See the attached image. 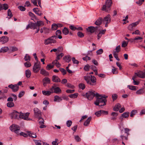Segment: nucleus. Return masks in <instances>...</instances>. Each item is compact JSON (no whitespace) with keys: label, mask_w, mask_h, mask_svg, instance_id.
<instances>
[{"label":"nucleus","mask_w":145,"mask_h":145,"mask_svg":"<svg viewBox=\"0 0 145 145\" xmlns=\"http://www.w3.org/2000/svg\"><path fill=\"white\" fill-rule=\"evenodd\" d=\"M64 56V54L63 53H61L60 54L58 55L56 57V59L58 60H59L60 58Z\"/></svg>","instance_id":"44"},{"label":"nucleus","mask_w":145,"mask_h":145,"mask_svg":"<svg viewBox=\"0 0 145 145\" xmlns=\"http://www.w3.org/2000/svg\"><path fill=\"white\" fill-rule=\"evenodd\" d=\"M19 134L20 135L24 137H27L28 136V135L26 133L23 132H19Z\"/></svg>","instance_id":"56"},{"label":"nucleus","mask_w":145,"mask_h":145,"mask_svg":"<svg viewBox=\"0 0 145 145\" xmlns=\"http://www.w3.org/2000/svg\"><path fill=\"white\" fill-rule=\"evenodd\" d=\"M87 31L91 33H93L95 31V28L93 26H89L86 29Z\"/></svg>","instance_id":"17"},{"label":"nucleus","mask_w":145,"mask_h":145,"mask_svg":"<svg viewBox=\"0 0 145 145\" xmlns=\"http://www.w3.org/2000/svg\"><path fill=\"white\" fill-rule=\"evenodd\" d=\"M29 28L33 29H37L36 23H33L32 22H30L29 23L27 26L26 29H27Z\"/></svg>","instance_id":"11"},{"label":"nucleus","mask_w":145,"mask_h":145,"mask_svg":"<svg viewBox=\"0 0 145 145\" xmlns=\"http://www.w3.org/2000/svg\"><path fill=\"white\" fill-rule=\"evenodd\" d=\"M61 100V98L58 96L56 95L55 96V98L54 99V101H58V102Z\"/></svg>","instance_id":"36"},{"label":"nucleus","mask_w":145,"mask_h":145,"mask_svg":"<svg viewBox=\"0 0 145 145\" xmlns=\"http://www.w3.org/2000/svg\"><path fill=\"white\" fill-rule=\"evenodd\" d=\"M7 14L8 16H10L9 18H11L12 16L11 10L10 9H8L7 12Z\"/></svg>","instance_id":"52"},{"label":"nucleus","mask_w":145,"mask_h":145,"mask_svg":"<svg viewBox=\"0 0 145 145\" xmlns=\"http://www.w3.org/2000/svg\"><path fill=\"white\" fill-rule=\"evenodd\" d=\"M96 93H95L92 91H88L85 94H82V95L86 97L88 100H91L93 99L94 97H96Z\"/></svg>","instance_id":"4"},{"label":"nucleus","mask_w":145,"mask_h":145,"mask_svg":"<svg viewBox=\"0 0 145 145\" xmlns=\"http://www.w3.org/2000/svg\"><path fill=\"white\" fill-rule=\"evenodd\" d=\"M29 113L28 112L26 113L25 114L23 113H20V118L23 119L25 120H28V117L29 115Z\"/></svg>","instance_id":"10"},{"label":"nucleus","mask_w":145,"mask_h":145,"mask_svg":"<svg viewBox=\"0 0 145 145\" xmlns=\"http://www.w3.org/2000/svg\"><path fill=\"white\" fill-rule=\"evenodd\" d=\"M75 139L77 142H79L81 140V139L78 135H76L75 136Z\"/></svg>","instance_id":"62"},{"label":"nucleus","mask_w":145,"mask_h":145,"mask_svg":"<svg viewBox=\"0 0 145 145\" xmlns=\"http://www.w3.org/2000/svg\"><path fill=\"white\" fill-rule=\"evenodd\" d=\"M103 23L102 18L101 17L99 18L95 22V24L97 25H99Z\"/></svg>","instance_id":"23"},{"label":"nucleus","mask_w":145,"mask_h":145,"mask_svg":"<svg viewBox=\"0 0 145 145\" xmlns=\"http://www.w3.org/2000/svg\"><path fill=\"white\" fill-rule=\"evenodd\" d=\"M63 59L68 63H69L71 61V57L69 56H65L63 57Z\"/></svg>","instance_id":"29"},{"label":"nucleus","mask_w":145,"mask_h":145,"mask_svg":"<svg viewBox=\"0 0 145 145\" xmlns=\"http://www.w3.org/2000/svg\"><path fill=\"white\" fill-rule=\"evenodd\" d=\"M29 15L31 17L33 18H35L36 19V16L35 14L31 12H29Z\"/></svg>","instance_id":"61"},{"label":"nucleus","mask_w":145,"mask_h":145,"mask_svg":"<svg viewBox=\"0 0 145 145\" xmlns=\"http://www.w3.org/2000/svg\"><path fill=\"white\" fill-rule=\"evenodd\" d=\"M57 38V37L56 35L52 36L50 37L47 39L49 40V41L50 44L51 43H54L56 42V41L55 39Z\"/></svg>","instance_id":"14"},{"label":"nucleus","mask_w":145,"mask_h":145,"mask_svg":"<svg viewBox=\"0 0 145 145\" xmlns=\"http://www.w3.org/2000/svg\"><path fill=\"white\" fill-rule=\"evenodd\" d=\"M37 27H39L42 25H44L43 23L41 21H37Z\"/></svg>","instance_id":"37"},{"label":"nucleus","mask_w":145,"mask_h":145,"mask_svg":"<svg viewBox=\"0 0 145 145\" xmlns=\"http://www.w3.org/2000/svg\"><path fill=\"white\" fill-rule=\"evenodd\" d=\"M39 122L40 124H44V120L43 119L40 117H39Z\"/></svg>","instance_id":"45"},{"label":"nucleus","mask_w":145,"mask_h":145,"mask_svg":"<svg viewBox=\"0 0 145 145\" xmlns=\"http://www.w3.org/2000/svg\"><path fill=\"white\" fill-rule=\"evenodd\" d=\"M127 43L125 41H123L122 44L121 46L122 47H125L127 46Z\"/></svg>","instance_id":"64"},{"label":"nucleus","mask_w":145,"mask_h":145,"mask_svg":"<svg viewBox=\"0 0 145 145\" xmlns=\"http://www.w3.org/2000/svg\"><path fill=\"white\" fill-rule=\"evenodd\" d=\"M107 96L103 95H99L96 93V100L94 102V104L97 106H103L106 105L107 101L106 98Z\"/></svg>","instance_id":"1"},{"label":"nucleus","mask_w":145,"mask_h":145,"mask_svg":"<svg viewBox=\"0 0 145 145\" xmlns=\"http://www.w3.org/2000/svg\"><path fill=\"white\" fill-rule=\"evenodd\" d=\"M129 113L128 112H124L122 114V116L125 118H126L129 116Z\"/></svg>","instance_id":"40"},{"label":"nucleus","mask_w":145,"mask_h":145,"mask_svg":"<svg viewBox=\"0 0 145 145\" xmlns=\"http://www.w3.org/2000/svg\"><path fill=\"white\" fill-rule=\"evenodd\" d=\"M58 139H56L55 141H53L52 142V144L53 145H58V143L57 142L58 141Z\"/></svg>","instance_id":"58"},{"label":"nucleus","mask_w":145,"mask_h":145,"mask_svg":"<svg viewBox=\"0 0 145 145\" xmlns=\"http://www.w3.org/2000/svg\"><path fill=\"white\" fill-rule=\"evenodd\" d=\"M118 98V95L116 94H113L112 95V98L113 101L116 100Z\"/></svg>","instance_id":"48"},{"label":"nucleus","mask_w":145,"mask_h":145,"mask_svg":"<svg viewBox=\"0 0 145 145\" xmlns=\"http://www.w3.org/2000/svg\"><path fill=\"white\" fill-rule=\"evenodd\" d=\"M121 47L120 45L117 46L116 48V51H113V52H115L116 53L119 52L120 51Z\"/></svg>","instance_id":"38"},{"label":"nucleus","mask_w":145,"mask_h":145,"mask_svg":"<svg viewBox=\"0 0 145 145\" xmlns=\"http://www.w3.org/2000/svg\"><path fill=\"white\" fill-rule=\"evenodd\" d=\"M24 59L25 61L29 62L30 60V57L28 54H25Z\"/></svg>","instance_id":"32"},{"label":"nucleus","mask_w":145,"mask_h":145,"mask_svg":"<svg viewBox=\"0 0 145 145\" xmlns=\"http://www.w3.org/2000/svg\"><path fill=\"white\" fill-rule=\"evenodd\" d=\"M8 87L12 89L13 91H18L19 89V87L16 84L9 85H8Z\"/></svg>","instance_id":"16"},{"label":"nucleus","mask_w":145,"mask_h":145,"mask_svg":"<svg viewBox=\"0 0 145 145\" xmlns=\"http://www.w3.org/2000/svg\"><path fill=\"white\" fill-rule=\"evenodd\" d=\"M72 60L74 64H78L79 63V61L77 60L74 57L72 58Z\"/></svg>","instance_id":"57"},{"label":"nucleus","mask_w":145,"mask_h":145,"mask_svg":"<svg viewBox=\"0 0 145 145\" xmlns=\"http://www.w3.org/2000/svg\"><path fill=\"white\" fill-rule=\"evenodd\" d=\"M20 113L16 110H14L10 114V116L12 119H15L20 118Z\"/></svg>","instance_id":"8"},{"label":"nucleus","mask_w":145,"mask_h":145,"mask_svg":"<svg viewBox=\"0 0 145 145\" xmlns=\"http://www.w3.org/2000/svg\"><path fill=\"white\" fill-rule=\"evenodd\" d=\"M57 28V24H53L52 26V30H56Z\"/></svg>","instance_id":"39"},{"label":"nucleus","mask_w":145,"mask_h":145,"mask_svg":"<svg viewBox=\"0 0 145 145\" xmlns=\"http://www.w3.org/2000/svg\"><path fill=\"white\" fill-rule=\"evenodd\" d=\"M121 107V105L119 103L116 104L113 108V110L116 111H118L120 108Z\"/></svg>","instance_id":"25"},{"label":"nucleus","mask_w":145,"mask_h":145,"mask_svg":"<svg viewBox=\"0 0 145 145\" xmlns=\"http://www.w3.org/2000/svg\"><path fill=\"white\" fill-rule=\"evenodd\" d=\"M34 116L35 117L39 118L41 115V112L40 110L37 108H35L33 109Z\"/></svg>","instance_id":"9"},{"label":"nucleus","mask_w":145,"mask_h":145,"mask_svg":"<svg viewBox=\"0 0 145 145\" xmlns=\"http://www.w3.org/2000/svg\"><path fill=\"white\" fill-rule=\"evenodd\" d=\"M33 10L36 14H37L40 16L41 15L42 13L37 8H34L33 9Z\"/></svg>","instance_id":"22"},{"label":"nucleus","mask_w":145,"mask_h":145,"mask_svg":"<svg viewBox=\"0 0 145 145\" xmlns=\"http://www.w3.org/2000/svg\"><path fill=\"white\" fill-rule=\"evenodd\" d=\"M8 5L6 3L4 4H1L0 3V9H4L6 10L8 8Z\"/></svg>","instance_id":"18"},{"label":"nucleus","mask_w":145,"mask_h":145,"mask_svg":"<svg viewBox=\"0 0 145 145\" xmlns=\"http://www.w3.org/2000/svg\"><path fill=\"white\" fill-rule=\"evenodd\" d=\"M40 69V62L37 61L36 62L33 66V71L35 73H37Z\"/></svg>","instance_id":"7"},{"label":"nucleus","mask_w":145,"mask_h":145,"mask_svg":"<svg viewBox=\"0 0 145 145\" xmlns=\"http://www.w3.org/2000/svg\"><path fill=\"white\" fill-rule=\"evenodd\" d=\"M50 80L48 78L45 77L42 80L43 85L45 86L47 84H48L50 83Z\"/></svg>","instance_id":"15"},{"label":"nucleus","mask_w":145,"mask_h":145,"mask_svg":"<svg viewBox=\"0 0 145 145\" xmlns=\"http://www.w3.org/2000/svg\"><path fill=\"white\" fill-rule=\"evenodd\" d=\"M9 50V48L8 47H4L1 48L0 50V53L1 52H7Z\"/></svg>","instance_id":"27"},{"label":"nucleus","mask_w":145,"mask_h":145,"mask_svg":"<svg viewBox=\"0 0 145 145\" xmlns=\"http://www.w3.org/2000/svg\"><path fill=\"white\" fill-rule=\"evenodd\" d=\"M62 32L63 34L65 35H67L69 33V31L68 29L66 27H65L64 28Z\"/></svg>","instance_id":"33"},{"label":"nucleus","mask_w":145,"mask_h":145,"mask_svg":"<svg viewBox=\"0 0 145 145\" xmlns=\"http://www.w3.org/2000/svg\"><path fill=\"white\" fill-rule=\"evenodd\" d=\"M112 3V0H107L105 5L103 6L102 10L108 12L110 9V7Z\"/></svg>","instance_id":"3"},{"label":"nucleus","mask_w":145,"mask_h":145,"mask_svg":"<svg viewBox=\"0 0 145 145\" xmlns=\"http://www.w3.org/2000/svg\"><path fill=\"white\" fill-rule=\"evenodd\" d=\"M27 132L29 137L34 138H36L37 137L36 133L30 131H27Z\"/></svg>","instance_id":"21"},{"label":"nucleus","mask_w":145,"mask_h":145,"mask_svg":"<svg viewBox=\"0 0 145 145\" xmlns=\"http://www.w3.org/2000/svg\"><path fill=\"white\" fill-rule=\"evenodd\" d=\"M40 73L44 75V76H47L49 75V73L45 70L42 69L40 70Z\"/></svg>","instance_id":"24"},{"label":"nucleus","mask_w":145,"mask_h":145,"mask_svg":"<svg viewBox=\"0 0 145 145\" xmlns=\"http://www.w3.org/2000/svg\"><path fill=\"white\" fill-rule=\"evenodd\" d=\"M84 78L88 84L91 85H94L95 84L96 79L94 76H92L91 75H87L84 77Z\"/></svg>","instance_id":"2"},{"label":"nucleus","mask_w":145,"mask_h":145,"mask_svg":"<svg viewBox=\"0 0 145 145\" xmlns=\"http://www.w3.org/2000/svg\"><path fill=\"white\" fill-rule=\"evenodd\" d=\"M8 38L7 36H3L0 38V42L5 43L8 41Z\"/></svg>","instance_id":"20"},{"label":"nucleus","mask_w":145,"mask_h":145,"mask_svg":"<svg viewBox=\"0 0 145 145\" xmlns=\"http://www.w3.org/2000/svg\"><path fill=\"white\" fill-rule=\"evenodd\" d=\"M25 75L27 78L30 77L31 75V71L29 69L25 71Z\"/></svg>","instance_id":"31"},{"label":"nucleus","mask_w":145,"mask_h":145,"mask_svg":"<svg viewBox=\"0 0 145 145\" xmlns=\"http://www.w3.org/2000/svg\"><path fill=\"white\" fill-rule=\"evenodd\" d=\"M136 78V76H133L132 79L133 80V83L134 85H138L139 84V82L138 81H136L135 80V79Z\"/></svg>","instance_id":"43"},{"label":"nucleus","mask_w":145,"mask_h":145,"mask_svg":"<svg viewBox=\"0 0 145 145\" xmlns=\"http://www.w3.org/2000/svg\"><path fill=\"white\" fill-rule=\"evenodd\" d=\"M43 29L45 33H47L49 32V29H48L44 27H43Z\"/></svg>","instance_id":"63"},{"label":"nucleus","mask_w":145,"mask_h":145,"mask_svg":"<svg viewBox=\"0 0 145 145\" xmlns=\"http://www.w3.org/2000/svg\"><path fill=\"white\" fill-rule=\"evenodd\" d=\"M24 65L25 67H28L31 66V63L29 62V61L27 62H26L25 63Z\"/></svg>","instance_id":"60"},{"label":"nucleus","mask_w":145,"mask_h":145,"mask_svg":"<svg viewBox=\"0 0 145 145\" xmlns=\"http://www.w3.org/2000/svg\"><path fill=\"white\" fill-rule=\"evenodd\" d=\"M78 95V93H74L69 95V97L71 98L74 99L77 97Z\"/></svg>","instance_id":"30"},{"label":"nucleus","mask_w":145,"mask_h":145,"mask_svg":"<svg viewBox=\"0 0 145 145\" xmlns=\"http://www.w3.org/2000/svg\"><path fill=\"white\" fill-rule=\"evenodd\" d=\"M52 90H54V91H61L59 87H57L55 86H54L52 87Z\"/></svg>","instance_id":"41"},{"label":"nucleus","mask_w":145,"mask_h":145,"mask_svg":"<svg viewBox=\"0 0 145 145\" xmlns=\"http://www.w3.org/2000/svg\"><path fill=\"white\" fill-rule=\"evenodd\" d=\"M113 55L114 57L118 61H119L120 60L119 58L118 57V54L117 53H116V52H113Z\"/></svg>","instance_id":"42"},{"label":"nucleus","mask_w":145,"mask_h":145,"mask_svg":"<svg viewBox=\"0 0 145 145\" xmlns=\"http://www.w3.org/2000/svg\"><path fill=\"white\" fill-rule=\"evenodd\" d=\"M103 52V50L102 49L97 50L96 52V53L97 55H100L102 54Z\"/></svg>","instance_id":"47"},{"label":"nucleus","mask_w":145,"mask_h":145,"mask_svg":"<svg viewBox=\"0 0 145 145\" xmlns=\"http://www.w3.org/2000/svg\"><path fill=\"white\" fill-rule=\"evenodd\" d=\"M10 129L16 134L19 135L20 127L19 126L15 124H13L10 127Z\"/></svg>","instance_id":"5"},{"label":"nucleus","mask_w":145,"mask_h":145,"mask_svg":"<svg viewBox=\"0 0 145 145\" xmlns=\"http://www.w3.org/2000/svg\"><path fill=\"white\" fill-rule=\"evenodd\" d=\"M67 87L69 88H71L73 89H67L66 91H75L74 89H74V86L69 83H67Z\"/></svg>","instance_id":"28"},{"label":"nucleus","mask_w":145,"mask_h":145,"mask_svg":"<svg viewBox=\"0 0 145 145\" xmlns=\"http://www.w3.org/2000/svg\"><path fill=\"white\" fill-rule=\"evenodd\" d=\"M72 123V121L71 120H68L66 122V124L67 126L70 127Z\"/></svg>","instance_id":"49"},{"label":"nucleus","mask_w":145,"mask_h":145,"mask_svg":"<svg viewBox=\"0 0 145 145\" xmlns=\"http://www.w3.org/2000/svg\"><path fill=\"white\" fill-rule=\"evenodd\" d=\"M79 88L83 90L84 89L85 87V85L84 84L82 83L80 84H79Z\"/></svg>","instance_id":"46"},{"label":"nucleus","mask_w":145,"mask_h":145,"mask_svg":"<svg viewBox=\"0 0 145 145\" xmlns=\"http://www.w3.org/2000/svg\"><path fill=\"white\" fill-rule=\"evenodd\" d=\"M61 91H42L43 94L45 95L48 96L51 93H55L57 94L61 93Z\"/></svg>","instance_id":"12"},{"label":"nucleus","mask_w":145,"mask_h":145,"mask_svg":"<svg viewBox=\"0 0 145 145\" xmlns=\"http://www.w3.org/2000/svg\"><path fill=\"white\" fill-rule=\"evenodd\" d=\"M82 59L84 61H87V60H90L91 59V58L88 56H87L83 57Z\"/></svg>","instance_id":"59"},{"label":"nucleus","mask_w":145,"mask_h":145,"mask_svg":"<svg viewBox=\"0 0 145 145\" xmlns=\"http://www.w3.org/2000/svg\"><path fill=\"white\" fill-rule=\"evenodd\" d=\"M52 80L53 82H61V80L59 77L55 75L53 76Z\"/></svg>","instance_id":"19"},{"label":"nucleus","mask_w":145,"mask_h":145,"mask_svg":"<svg viewBox=\"0 0 145 145\" xmlns=\"http://www.w3.org/2000/svg\"><path fill=\"white\" fill-rule=\"evenodd\" d=\"M103 23L105 24V26L107 27L108 26V24L111 22L110 16L108 14L103 18H102Z\"/></svg>","instance_id":"6"},{"label":"nucleus","mask_w":145,"mask_h":145,"mask_svg":"<svg viewBox=\"0 0 145 145\" xmlns=\"http://www.w3.org/2000/svg\"><path fill=\"white\" fill-rule=\"evenodd\" d=\"M25 93L24 91H21L20 92L18 95V97L20 98L24 95Z\"/></svg>","instance_id":"54"},{"label":"nucleus","mask_w":145,"mask_h":145,"mask_svg":"<svg viewBox=\"0 0 145 145\" xmlns=\"http://www.w3.org/2000/svg\"><path fill=\"white\" fill-rule=\"evenodd\" d=\"M128 88L132 90H137V86H128Z\"/></svg>","instance_id":"35"},{"label":"nucleus","mask_w":145,"mask_h":145,"mask_svg":"<svg viewBox=\"0 0 145 145\" xmlns=\"http://www.w3.org/2000/svg\"><path fill=\"white\" fill-rule=\"evenodd\" d=\"M91 120V117L88 118L87 120L84 123V125L86 126H88Z\"/></svg>","instance_id":"26"},{"label":"nucleus","mask_w":145,"mask_h":145,"mask_svg":"<svg viewBox=\"0 0 145 145\" xmlns=\"http://www.w3.org/2000/svg\"><path fill=\"white\" fill-rule=\"evenodd\" d=\"M135 76H137L142 78L145 77V72L142 71H139L135 73Z\"/></svg>","instance_id":"13"},{"label":"nucleus","mask_w":145,"mask_h":145,"mask_svg":"<svg viewBox=\"0 0 145 145\" xmlns=\"http://www.w3.org/2000/svg\"><path fill=\"white\" fill-rule=\"evenodd\" d=\"M54 67L53 65H52L51 64H49L47 65L46 67V69L47 70H50L52 68Z\"/></svg>","instance_id":"51"},{"label":"nucleus","mask_w":145,"mask_h":145,"mask_svg":"<svg viewBox=\"0 0 145 145\" xmlns=\"http://www.w3.org/2000/svg\"><path fill=\"white\" fill-rule=\"evenodd\" d=\"M14 103L12 102H9L7 104V106L9 108H11L14 106Z\"/></svg>","instance_id":"34"},{"label":"nucleus","mask_w":145,"mask_h":145,"mask_svg":"<svg viewBox=\"0 0 145 145\" xmlns=\"http://www.w3.org/2000/svg\"><path fill=\"white\" fill-rule=\"evenodd\" d=\"M78 36L80 38H82L84 36V34L80 31H79L77 33Z\"/></svg>","instance_id":"50"},{"label":"nucleus","mask_w":145,"mask_h":145,"mask_svg":"<svg viewBox=\"0 0 145 145\" xmlns=\"http://www.w3.org/2000/svg\"><path fill=\"white\" fill-rule=\"evenodd\" d=\"M90 68V66L87 65H85L84 68V70L86 71H88Z\"/></svg>","instance_id":"55"},{"label":"nucleus","mask_w":145,"mask_h":145,"mask_svg":"<svg viewBox=\"0 0 145 145\" xmlns=\"http://www.w3.org/2000/svg\"><path fill=\"white\" fill-rule=\"evenodd\" d=\"M60 71L61 72L63 75H64L67 73L66 71L63 68H60L59 69Z\"/></svg>","instance_id":"53"}]
</instances>
